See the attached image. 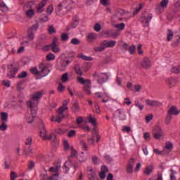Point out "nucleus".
Returning <instances> with one entry per match:
<instances>
[{"label": "nucleus", "mask_w": 180, "mask_h": 180, "mask_svg": "<svg viewBox=\"0 0 180 180\" xmlns=\"http://www.w3.org/2000/svg\"><path fill=\"white\" fill-rule=\"evenodd\" d=\"M39 22H36L29 28L28 32H33L34 30H37V29H39Z\"/></svg>", "instance_id": "obj_36"}, {"label": "nucleus", "mask_w": 180, "mask_h": 180, "mask_svg": "<svg viewBox=\"0 0 180 180\" xmlns=\"http://www.w3.org/2000/svg\"><path fill=\"white\" fill-rule=\"evenodd\" d=\"M71 44H73L74 46H78L81 43V41H79L77 38H72L70 41Z\"/></svg>", "instance_id": "obj_39"}, {"label": "nucleus", "mask_w": 180, "mask_h": 180, "mask_svg": "<svg viewBox=\"0 0 180 180\" xmlns=\"http://www.w3.org/2000/svg\"><path fill=\"white\" fill-rule=\"evenodd\" d=\"M172 72H174V74H179V66L173 67L171 69Z\"/></svg>", "instance_id": "obj_53"}, {"label": "nucleus", "mask_w": 180, "mask_h": 180, "mask_svg": "<svg viewBox=\"0 0 180 180\" xmlns=\"http://www.w3.org/2000/svg\"><path fill=\"white\" fill-rule=\"evenodd\" d=\"M153 19V15L150 14L147 16H143L141 18V22L144 27H148L150 26V22Z\"/></svg>", "instance_id": "obj_12"}, {"label": "nucleus", "mask_w": 180, "mask_h": 180, "mask_svg": "<svg viewBox=\"0 0 180 180\" xmlns=\"http://www.w3.org/2000/svg\"><path fill=\"white\" fill-rule=\"evenodd\" d=\"M65 89V86H64L63 84L60 82L58 86V92H64Z\"/></svg>", "instance_id": "obj_50"}, {"label": "nucleus", "mask_w": 180, "mask_h": 180, "mask_svg": "<svg viewBox=\"0 0 180 180\" xmlns=\"http://www.w3.org/2000/svg\"><path fill=\"white\" fill-rule=\"evenodd\" d=\"M31 115H27L25 116V120L26 122H27V123L29 124H32L33 122H34V117H36V115L34 116V115L33 114V112H31Z\"/></svg>", "instance_id": "obj_26"}, {"label": "nucleus", "mask_w": 180, "mask_h": 180, "mask_svg": "<svg viewBox=\"0 0 180 180\" xmlns=\"http://www.w3.org/2000/svg\"><path fill=\"white\" fill-rule=\"evenodd\" d=\"M25 15L27 18H29L31 19V18H33L34 16V10L32 8V6H30V9L25 11Z\"/></svg>", "instance_id": "obj_25"}, {"label": "nucleus", "mask_w": 180, "mask_h": 180, "mask_svg": "<svg viewBox=\"0 0 180 180\" xmlns=\"http://www.w3.org/2000/svg\"><path fill=\"white\" fill-rule=\"evenodd\" d=\"M57 31L56 30V28L53 25H50L48 29V32L49 34H53V33H56Z\"/></svg>", "instance_id": "obj_44"}, {"label": "nucleus", "mask_w": 180, "mask_h": 180, "mask_svg": "<svg viewBox=\"0 0 180 180\" xmlns=\"http://www.w3.org/2000/svg\"><path fill=\"white\" fill-rule=\"evenodd\" d=\"M153 171H154V166L148 165V166H146V167L145 168V170L143 171V174L148 176L153 173Z\"/></svg>", "instance_id": "obj_23"}, {"label": "nucleus", "mask_w": 180, "mask_h": 180, "mask_svg": "<svg viewBox=\"0 0 180 180\" xmlns=\"http://www.w3.org/2000/svg\"><path fill=\"white\" fill-rule=\"evenodd\" d=\"M54 11V7H53V5H49L46 8V13L48 15H51L53 13V11Z\"/></svg>", "instance_id": "obj_42"}, {"label": "nucleus", "mask_w": 180, "mask_h": 180, "mask_svg": "<svg viewBox=\"0 0 180 180\" xmlns=\"http://www.w3.org/2000/svg\"><path fill=\"white\" fill-rule=\"evenodd\" d=\"M98 157L96 156H94L91 158V161L93 162V164H94V165H98L99 164V162H98Z\"/></svg>", "instance_id": "obj_57"}, {"label": "nucleus", "mask_w": 180, "mask_h": 180, "mask_svg": "<svg viewBox=\"0 0 180 180\" xmlns=\"http://www.w3.org/2000/svg\"><path fill=\"white\" fill-rule=\"evenodd\" d=\"M89 180H98L96 178V173H93L91 176H89Z\"/></svg>", "instance_id": "obj_64"}, {"label": "nucleus", "mask_w": 180, "mask_h": 180, "mask_svg": "<svg viewBox=\"0 0 180 180\" xmlns=\"http://www.w3.org/2000/svg\"><path fill=\"white\" fill-rule=\"evenodd\" d=\"M54 58H56V56H54V54L50 53L46 56V60L47 61H51V60H54Z\"/></svg>", "instance_id": "obj_49"}, {"label": "nucleus", "mask_w": 180, "mask_h": 180, "mask_svg": "<svg viewBox=\"0 0 180 180\" xmlns=\"http://www.w3.org/2000/svg\"><path fill=\"white\" fill-rule=\"evenodd\" d=\"M37 105H39V101L31 99L27 102V106L31 110V112L35 116L37 115Z\"/></svg>", "instance_id": "obj_6"}, {"label": "nucleus", "mask_w": 180, "mask_h": 180, "mask_svg": "<svg viewBox=\"0 0 180 180\" xmlns=\"http://www.w3.org/2000/svg\"><path fill=\"white\" fill-rule=\"evenodd\" d=\"M72 110L74 113H78L79 112V105L78 104V101H73L72 102Z\"/></svg>", "instance_id": "obj_20"}, {"label": "nucleus", "mask_w": 180, "mask_h": 180, "mask_svg": "<svg viewBox=\"0 0 180 180\" xmlns=\"http://www.w3.org/2000/svg\"><path fill=\"white\" fill-rule=\"evenodd\" d=\"M119 113L118 117L120 120H126V114H124V110L120 108L117 109Z\"/></svg>", "instance_id": "obj_27"}, {"label": "nucleus", "mask_w": 180, "mask_h": 180, "mask_svg": "<svg viewBox=\"0 0 180 180\" xmlns=\"http://www.w3.org/2000/svg\"><path fill=\"white\" fill-rule=\"evenodd\" d=\"M168 0H162L160 2V6H162V8H167V6H168Z\"/></svg>", "instance_id": "obj_55"}, {"label": "nucleus", "mask_w": 180, "mask_h": 180, "mask_svg": "<svg viewBox=\"0 0 180 180\" xmlns=\"http://www.w3.org/2000/svg\"><path fill=\"white\" fill-rule=\"evenodd\" d=\"M174 37V32L171 30H168V34H167V41H171V40Z\"/></svg>", "instance_id": "obj_38"}, {"label": "nucleus", "mask_w": 180, "mask_h": 180, "mask_svg": "<svg viewBox=\"0 0 180 180\" xmlns=\"http://www.w3.org/2000/svg\"><path fill=\"white\" fill-rule=\"evenodd\" d=\"M40 70H37V68H32L30 70L31 74L34 75H38L39 77H46L50 74V70L43 63H40L39 65Z\"/></svg>", "instance_id": "obj_2"}, {"label": "nucleus", "mask_w": 180, "mask_h": 180, "mask_svg": "<svg viewBox=\"0 0 180 180\" xmlns=\"http://www.w3.org/2000/svg\"><path fill=\"white\" fill-rule=\"evenodd\" d=\"M32 136H29L28 138H27V139L25 140V146H32Z\"/></svg>", "instance_id": "obj_45"}, {"label": "nucleus", "mask_w": 180, "mask_h": 180, "mask_svg": "<svg viewBox=\"0 0 180 180\" xmlns=\"http://www.w3.org/2000/svg\"><path fill=\"white\" fill-rule=\"evenodd\" d=\"M58 41V39L55 37L52 44H51V47H52V51H53V53H58V51H60V48H58V46H57Z\"/></svg>", "instance_id": "obj_15"}, {"label": "nucleus", "mask_w": 180, "mask_h": 180, "mask_svg": "<svg viewBox=\"0 0 180 180\" xmlns=\"http://www.w3.org/2000/svg\"><path fill=\"white\" fill-rule=\"evenodd\" d=\"M152 134L156 140H160V139H161L164 136V133H162V129L160 127H156L155 128H154Z\"/></svg>", "instance_id": "obj_11"}, {"label": "nucleus", "mask_w": 180, "mask_h": 180, "mask_svg": "<svg viewBox=\"0 0 180 180\" xmlns=\"http://www.w3.org/2000/svg\"><path fill=\"white\" fill-rule=\"evenodd\" d=\"M34 168V162L31 160L28 165V170L32 171Z\"/></svg>", "instance_id": "obj_54"}, {"label": "nucleus", "mask_w": 180, "mask_h": 180, "mask_svg": "<svg viewBox=\"0 0 180 180\" xmlns=\"http://www.w3.org/2000/svg\"><path fill=\"white\" fill-rule=\"evenodd\" d=\"M1 122H8V112H1Z\"/></svg>", "instance_id": "obj_40"}, {"label": "nucleus", "mask_w": 180, "mask_h": 180, "mask_svg": "<svg viewBox=\"0 0 180 180\" xmlns=\"http://www.w3.org/2000/svg\"><path fill=\"white\" fill-rule=\"evenodd\" d=\"M129 50L130 54H134V53L136 52V46L132 45L131 46H130Z\"/></svg>", "instance_id": "obj_60"}, {"label": "nucleus", "mask_w": 180, "mask_h": 180, "mask_svg": "<svg viewBox=\"0 0 180 180\" xmlns=\"http://www.w3.org/2000/svg\"><path fill=\"white\" fill-rule=\"evenodd\" d=\"M13 65H9L7 68L8 73L7 77L8 78H15L16 74L18 73V68H13Z\"/></svg>", "instance_id": "obj_10"}, {"label": "nucleus", "mask_w": 180, "mask_h": 180, "mask_svg": "<svg viewBox=\"0 0 180 180\" xmlns=\"http://www.w3.org/2000/svg\"><path fill=\"white\" fill-rule=\"evenodd\" d=\"M87 122L89 123H91L93 126H96V118H95L92 115L89 116Z\"/></svg>", "instance_id": "obj_29"}, {"label": "nucleus", "mask_w": 180, "mask_h": 180, "mask_svg": "<svg viewBox=\"0 0 180 180\" xmlns=\"http://www.w3.org/2000/svg\"><path fill=\"white\" fill-rule=\"evenodd\" d=\"M75 136H77V131H75L74 129H70L68 132V139H72V137H75Z\"/></svg>", "instance_id": "obj_31"}, {"label": "nucleus", "mask_w": 180, "mask_h": 180, "mask_svg": "<svg viewBox=\"0 0 180 180\" xmlns=\"http://www.w3.org/2000/svg\"><path fill=\"white\" fill-rule=\"evenodd\" d=\"M0 9L1 11H9V8L6 6V5L4 4V1H2V0H0Z\"/></svg>", "instance_id": "obj_32"}, {"label": "nucleus", "mask_w": 180, "mask_h": 180, "mask_svg": "<svg viewBox=\"0 0 180 180\" xmlns=\"http://www.w3.org/2000/svg\"><path fill=\"white\" fill-rule=\"evenodd\" d=\"M179 110L176 108L175 106H172L169 108V110L167 112V115L165 118V124H169L171 123V120L172 119V115L174 116H178L179 115Z\"/></svg>", "instance_id": "obj_3"}, {"label": "nucleus", "mask_w": 180, "mask_h": 180, "mask_svg": "<svg viewBox=\"0 0 180 180\" xmlns=\"http://www.w3.org/2000/svg\"><path fill=\"white\" fill-rule=\"evenodd\" d=\"M68 103H70V99L64 100L60 108L65 110H67V109H68Z\"/></svg>", "instance_id": "obj_34"}, {"label": "nucleus", "mask_w": 180, "mask_h": 180, "mask_svg": "<svg viewBox=\"0 0 180 180\" xmlns=\"http://www.w3.org/2000/svg\"><path fill=\"white\" fill-rule=\"evenodd\" d=\"M69 38H70V37L66 33H63L61 34L62 41H67V40H68Z\"/></svg>", "instance_id": "obj_52"}, {"label": "nucleus", "mask_w": 180, "mask_h": 180, "mask_svg": "<svg viewBox=\"0 0 180 180\" xmlns=\"http://www.w3.org/2000/svg\"><path fill=\"white\" fill-rule=\"evenodd\" d=\"M84 91L86 95H91V87L89 85H85L84 87Z\"/></svg>", "instance_id": "obj_43"}, {"label": "nucleus", "mask_w": 180, "mask_h": 180, "mask_svg": "<svg viewBox=\"0 0 180 180\" xmlns=\"http://www.w3.org/2000/svg\"><path fill=\"white\" fill-rule=\"evenodd\" d=\"M134 162H136V160L131 158L127 167V172H128V174H131L133 172V167L134 165Z\"/></svg>", "instance_id": "obj_16"}, {"label": "nucleus", "mask_w": 180, "mask_h": 180, "mask_svg": "<svg viewBox=\"0 0 180 180\" xmlns=\"http://www.w3.org/2000/svg\"><path fill=\"white\" fill-rule=\"evenodd\" d=\"M64 110L63 108L60 107L57 110L56 119L52 118L51 122H57V123H60L63 121V119L65 117L64 115Z\"/></svg>", "instance_id": "obj_7"}, {"label": "nucleus", "mask_w": 180, "mask_h": 180, "mask_svg": "<svg viewBox=\"0 0 180 180\" xmlns=\"http://www.w3.org/2000/svg\"><path fill=\"white\" fill-rule=\"evenodd\" d=\"M78 23H79L78 20H75L71 25V27H72L73 29H75V27L78 26Z\"/></svg>", "instance_id": "obj_63"}, {"label": "nucleus", "mask_w": 180, "mask_h": 180, "mask_svg": "<svg viewBox=\"0 0 180 180\" xmlns=\"http://www.w3.org/2000/svg\"><path fill=\"white\" fill-rule=\"evenodd\" d=\"M78 160L79 162H85V161L87 160V158L85 155H84V153L82 152L81 155H79Z\"/></svg>", "instance_id": "obj_37"}, {"label": "nucleus", "mask_w": 180, "mask_h": 180, "mask_svg": "<svg viewBox=\"0 0 180 180\" xmlns=\"http://www.w3.org/2000/svg\"><path fill=\"white\" fill-rule=\"evenodd\" d=\"M40 136L42 139H44L47 136V131H46V127H44V124H41L40 126Z\"/></svg>", "instance_id": "obj_24"}, {"label": "nucleus", "mask_w": 180, "mask_h": 180, "mask_svg": "<svg viewBox=\"0 0 180 180\" xmlns=\"http://www.w3.org/2000/svg\"><path fill=\"white\" fill-rule=\"evenodd\" d=\"M105 49L106 47L103 46V42L100 46L95 49V51H103Z\"/></svg>", "instance_id": "obj_47"}, {"label": "nucleus", "mask_w": 180, "mask_h": 180, "mask_svg": "<svg viewBox=\"0 0 180 180\" xmlns=\"http://www.w3.org/2000/svg\"><path fill=\"white\" fill-rule=\"evenodd\" d=\"M135 106H137L140 110H143L144 108V105H141L139 101H135Z\"/></svg>", "instance_id": "obj_58"}, {"label": "nucleus", "mask_w": 180, "mask_h": 180, "mask_svg": "<svg viewBox=\"0 0 180 180\" xmlns=\"http://www.w3.org/2000/svg\"><path fill=\"white\" fill-rule=\"evenodd\" d=\"M79 58H82V60H84L85 61H92V60H94V58L91 56H86L82 53L79 55Z\"/></svg>", "instance_id": "obj_30"}, {"label": "nucleus", "mask_w": 180, "mask_h": 180, "mask_svg": "<svg viewBox=\"0 0 180 180\" xmlns=\"http://www.w3.org/2000/svg\"><path fill=\"white\" fill-rule=\"evenodd\" d=\"M18 178V174L15 172H11L10 174V180H15Z\"/></svg>", "instance_id": "obj_51"}, {"label": "nucleus", "mask_w": 180, "mask_h": 180, "mask_svg": "<svg viewBox=\"0 0 180 180\" xmlns=\"http://www.w3.org/2000/svg\"><path fill=\"white\" fill-rule=\"evenodd\" d=\"M62 82H67L68 81V73H64L61 77Z\"/></svg>", "instance_id": "obj_48"}, {"label": "nucleus", "mask_w": 180, "mask_h": 180, "mask_svg": "<svg viewBox=\"0 0 180 180\" xmlns=\"http://www.w3.org/2000/svg\"><path fill=\"white\" fill-rule=\"evenodd\" d=\"M6 129H8V126L6 125V124L5 122H3L1 125H0V130L1 131H5V130H6Z\"/></svg>", "instance_id": "obj_56"}, {"label": "nucleus", "mask_w": 180, "mask_h": 180, "mask_svg": "<svg viewBox=\"0 0 180 180\" xmlns=\"http://www.w3.org/2000/svg\"><path fill=\"white\" fill-rule=\"evenodd\" d=\"M103 43L105 49L115 47V46H116V41H103Z\"/></svg>", "instance_id": "obj_22"}, {"label": "nucleus", "mask_w": 180, "mask_h": 180, "mask_svg": "<svg viewBox=\"0 0 180 180\" xmlns=\"http://www.w3.org/2000/svg\"><path fill=\"white\" fill-rule=\"evenodd\" d=\"M46 4H47V0H43L41 2H40L37 7V12L41 13V12L44 11L43 8L46 6Z\"/></svg>", "instance_id": "obj_18"}, {"label": "nucleus", "mask_w": 180, "mask_h": 180, "mask_svg": "<svg viewBox=\"0 0 180 180\" xmlns=\"http://www.w3.org/2000/svg\"><path fill=\"white\" fill-rule=\"evenodd\" d=\"M93 78H96L98 82L100 84H103L108 81V75L106 73H100L95 72L93 75Z\"/></svg>", "instance_id": "obj_8"}, {"label": "nucleus", "mask_w": 180, "mask_h": 180, "mask_svg": "<svg viewBox=\"0 0 180 180\" xmlns=\"http://www.w3.org/2000/svg\"><path fill=\"white\" fill-rule=\"evenodd\" d=\"M44 94V93L43 91L36 92L33 94L31 99H32V101H37V102H39V101H40V99H41V97L43 96Z\"/></svg>", "instance_id": "obj_19"}, {"label": "nucleus", "mask_w": 180, "mask_h": 180, "mask_svg": "<svg viewBox=\"0 0 180 180\" xmlns=\"http://www.w3.org/2000/svg\"><path fill=\"white\" fill-rule=\"evenodd\" d=\"M127 13H129V12H126L123 9H118L112 15V18H117L118 20H120V22L123 20L127 22V20L130 19V15H127Z\"/></svg>", "instance_id": "obj_4"}, {"label": "nucleus", "mask_w": 180, "mask_h": 180, "mask_svg": "<svg viewBox=\"0 0 180 180\" xmlns=\"http://www.w3.org/2000/svg\"><path fill=\"white\" fill-rule=\"evenodd\" d=\"M55 133L56 134H59L60 136H61L65 133V131L61 129H56Z\"/></svg>", "instance_id": "obj_59"}, {"label": "nucleus", "mask_w": 180, "mask_h": 180, "mask_svg": "<svg viewBox=\"0 0 180 180\" xmlns=\"http://www.w3.org/2000/svg\"><path fill=\"white\" fill-rule=\"evenodd\" d=\"M75 70L76 74L77 75H79V77H81L84 74V72H82V70H81V66H79V65H76L75 66Z\"/></svg>", "instance_id": "obj_28"}, {"label": "nucleus", "mask_w": 180, "mask_h": 180, "mask_svg": "<svg viewBox=\"0 0 180 180\" xmlns=\"http://www.w3.org/2000/svg\"><path fill=\"white\" fill-rule=\"evenodd\" d=\"M78 167H79L78 163H76L74 165L72 163H71V161H68L65 162L63 169L65 174H68V172H70V169H72V174H74V172H75V169H77Z\"/></svg>", "instance_id": "obj_5"}, {"label": "nucleus", "mask_w": 180, "mask_h": 180, "mask_svg": "<svg viewBox=\"0 0 180 180\" xmlns=\"http://www.w3.org/2000/svg\"><path fill=\"white\" fill-rule=\"evenodd\" d=\"M70 63H71V60H69L68 58L62 57L58 65V69L59 71H65V68H67V65H68Z\"/></svg>", "instance_id": "obj_9"}, {"label": "nucleus", "mask_w": 180, "mask_h": 180, "mask_svg": "<svg viewBox=\"0 0 180 180\" xmlns=\"http://www.w3.org/2000/svg\"><path fill=\"white\" fill-rule=\"evenodd\" d=\"M27 77V72H22L20 75H18V78H26Z\"/></svg>", "instance_id": "obj_61"}, {"label": "nucleus", "mask_w": 180, "mask_h": 180, "mask_svg": "<svg viewBox=\"0 0 180 180\" xmlns=\"http://www.w3.org/2000/svg\"><path fill=\"white\" fill-rule=\"evenodd\" d=\"M172 148H174V147L172 146V143L167 142L166 143L165 146L163 148V153H165V154H169V153L172 151Z\"/></svg>", "instance_id": "obj_17"}, {"label": "nucleus", "mask_w": 180, "mask_h": 180, "mask_svg": "<svg viewBox=\"0 0 180 180\" xmlns=\"http://www.w3.org/2000/svg\"><path fill=\"white\" fill-rule=\"evenodd\" d=\"M23 152L24 155H30L32 154H34V151L30 146H24Z\"/></svg>", "instance_id": "obj_21"}, {"label": "nucleus", "mask_w": 180, "mask_h": 180, "mask_svg": "<svg viewBox=\"0 0 180 180\" xmlns=\"http://www.w3.org/2000/svg\"><path fill=\"white\" fill-rule=\"evenodd\" d=\"M72 1L71 0H65L60 2L55 8L56 15H65L71 11V5Z\"/></svg>", "instance_id": "obj_1"}, {"label": "nucleus", "mask_w": 180, "mask_h": 180, "mask_svg": "<svg viewBox=\"0 0 180 180\" xmlns=\"http://www.w3.org/2000/svg\"><path fill=\"white\" fill-rule=\"evenodd\" d=\"M89 40H96L98 39V34L96 33L89 34L87 36Z\"/></svg>", "instance_id": "obj_33"}, {"label": "nucleus", "mask_w": 180, "mask_h": 180, "mask_svg": "<svg viewBox=\"0 0 180 180\" xmlns=\"http://www.w3.org/2000/svg\"><path fill=\"white\" fill-rule=\"evenodd\" d=\"M80 144L82 147V148L85 150V151H88V146H86V142H85V141L82 140L80 141Z\"/></svg>", "instance_id": "obj_46"}, {"label": "nucleus", "mask_w": 180, "mask_h": 180, "mask_svg": "<svg viewBox=\"0 0 180 180\" xmlns=\"http://www.w3.org/2000/svg\"><path fill=\"white\" fill-rule=\"evenodd\" d=\"M141 67L144 70H149L151 68V60L148 58H144L141 63Z\"/></svg>", "instance_id": "obj_13"}, {"label": "nucleus", "mask_w": 180, "mask_h": 180, "mask_svg": "<svg viewBox=\"0 0 180 180\" xmlns=\"http://www.w3.org/2000/svg\"><path fill=\"white\" fill-rule=\"evenodd\" d=\"M95 32H101L102 30V25L99 23H96L94 26Z\"/></svg>", "instance_id": "obj_41"}, {"label": "nucleus", "mask_w": 180, "mask_h": 180, "mask_svg": "<svg viewBox=\"0 0 180 180\" xmlns=\"http://www.w3.org/2000/svg\"><path fill=\"white\" fill-rule=\"evenodd\" d=\"M146 105H148V106H151V107H154V106H161L162 105V103H161V102L158 101H155V100H150V99H147L145 101Z\"/></svg>", "instance_id": "obj_14"}, {"label": "nucleus", "mask_w": 180, "mask_h": 180, "mask_svg": "<svg viewBox=\"0 0 180 180\" xmlns=\"http://www.w3.org/2000/svg\"><path fill=\"white\" fill-rule=\"evenodd\" d=\"M114 27H116L117 29H118V30H124L125 27V25L124 22H121L120 24L114 25Z\"/></svg>", "instance_id": "obj_35"}, {"label": "nucleus", "mask_w": 180, "mask_h": 180, "mask_svg": "<svg viewBox=\"0 0 180 180\" xmlns=\"http://www.w3.org/2000/svg\"><path fill=\"white\" fill-rule=\"evenodd\" d=\"M47 180H58V175L53 174V176L48 177Z\"/></svg>", "instance_id": "obj_62"}]
</instances>
